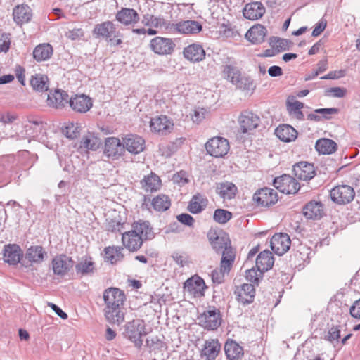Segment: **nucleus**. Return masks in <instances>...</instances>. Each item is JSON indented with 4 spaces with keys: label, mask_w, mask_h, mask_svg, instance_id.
Returning <instances> with one entry per match:
<instances>
[{
    "label": "nucleus",
    "mask_w": 360,
    "mask_h": 360,
    "mask_svg": "<svg viewBox=\"0 0 360 360\" xmlns=\"http://www.w3.org/2000/svg\"><path fill=\"white\" fill-rule=\"evenodd\" d=\"M69 105L73 111L85 113L93 106L92 99L85 94H76L69 99Z\"/></svg>",
    "instance_id": "obj_17"
},
{
    "label": "nucleus",
    "mask_w": 360,
    "mask_h": 360,
    "mask_svg": "<svg viewBox=\"0 0 360 360\" xmlns=\"http://www.w3.org/2000/svg\"><path fill=\"white\" fill-rule=\"evenodd\" d=\"M276 136L283 142H291L297 137V131L288 124L278 126L275 131Z\"/></svg>",
    "instance_id": "obj_36"
},
{
    "label": "nucleus",
    "mask_w": 360,
    "mask_h": 360,
    "mask_svg": "<svg viewBox=\"0 0 360 360\" xmlns=\"http://www.w3.org/2000/svg\"><path fill=\"white\" fill-rule=\"evenodd\" d=\"M124 150L131 154L136 155L143 152L145 149V140L140 136L129 134L122 139Z\"/></svg>",
    "instance_id": "obj_16"
},
{
    "label": "nucleus",
    "mask_w": 360,
    "mask_h": 360,
    "mask_svg": "<svg viewBox=\"0 0 360 360\" xmlns=\"http://www.w3.org/2000/svg\"><path fill=\"white\" fill-rule=\"evenodd\" d=\"M274 263V259L272 253L269 250L261 252L256 259V267L260 274H264L272 268Z\"/></svg>",
    "instance_id": "obj_30"
},
{
    "label": "nucleus",
    "mask_w": 360,
    "mask_h": 360,
    "mask_svg": "<svg viewBox=\"0 0 360 360\" xmlns=\"http://www.w3.org/2000/svg\"><path fill=\"white\" fill-rule=\"evenodd\" d=\"M291 41L290 40L278 37L272 38L270 41L271 48L276 50V52L277 53L288 50Z\"/></svg>",
    "instance_id": "obj_51"
},
{
    "label": "nucleus",
    "mask_w": 360,
    "mask_h": 360,
    "mask_svg": "<svg viewBox=\"0 0 360 360\" xmlns=\"http://www.w3.org/2000/svg\"><path fill=\"white\" fill-rule=\"evenodd\" d=\"M103 298L105 306H123L125 295L117 288H108L104 290Z\"/></svg>",
    "instance_id": "obj_21"
},
{
    "label": "nucleus",
    "mask_w": 360,
    "mask_h": 360,
    "mask_svg": "<svg viewBox=\"0 0 360 360\" xmlns=\"http://www.w3.org/2000/svg\"><path fill=\"white\" fill-rule=\"evenodd\" d=\"M241 74L240 69L236 66L235 62L226 63L222 65V75L224 79L229 80L231 84L233 80L237 79Z\"/></svg>",
    "instance_id": "obj_49"
},
{
    "label": "nucleus",
    "mask_w": 360,
    "mask_h": 360,
    "mask_svg": "<svg viewBox=\"0 0 360 360\" xmlns=\"http://www.w3.org/2000/svg\"><path fill=\"white\" fill-rule=\"evenodd\" d=\"M103 312L105 319L111 324L120 325L124 320L122 306H105Z\"/></svg>",
    "instance_id": "obj_27"
},
{
    "label": "nucleus",
    "mask_w": 360,
    "mask_h": 360,
    "mask_svg": "<svg viewBox=\"0 0 360 360\" xmlns=\"http://www.w3.org/2000/svg\"><path fill=\"white\" fill-rule=\"evenodd\" d=\"M198 319L199 324L208 330L217 329L221 326L222 320L219 309L205 311Z\"/></svg>",
    "instance_id": "obj_7"
},
{
    "label": "nucleus",
    "mask_w": 360,
    "mask_h": 360,
    "mask_svg": "<svg viewBox=\"0 0 360 360\" xmlns=\"http://www.w3.org/2000/svg\"><path fill=\"white\" fill-rule=\"evenodd\" d=\"M216 192L224 200H231L236 196L237 187L231 182H221L217 184Z\"/></svg>",
    "instance_id": "obj_39"
},
{
    "label": "nucleus",
    "mask_w": 360,
    "mask_h": 360,
    "mask_svg": "<svg viewBox=\"0 0 360 360\" xmlns=\"http://www.w3.org/2000/svg\"><path fill=\"white\" fill-rule=\"evenodd\" d=\"M46 252L41 245L31 246L25 255V259L31 263L39 264L43 262Z\"/></svg>",
    "instance_id": "obj_40"
},
{
    "label": "nucleus",
    "mask_w": 360,
    "mask_h": 360,
    "mask_svg": "<svg viewBox=\"0 0 360 360\" xmlns=\"http://www.w3.org/2000/svg\"><path fill=\"white\" fill-rule=\"evenodd\" d=\"M238 122L240 131L243 133H247L258 127L260 118L252 112L244 111L240 115Z\"/></svg>",
    "instance_id": "obj_22"
},
{
    "label": "nucleus",
    "mask_w": 360,
    "mask_h": 360,
    "mask_svg": "<svg viewBox=\"0 0 360 360\" xmlns=\"http://www.w3.org/2000/svg\"><path fill=\"white\" fill-rule=\"evenodd\" d=\"M101 145V140L93 134H88L81 140L79 149L82 151L87 152L89 150L95 151Z\"/></svg>",
    "instance_id": "obj_47"
},
{
    "label": "nucleus",
    "mask_w": 360,
    "mask_h": 360,
    "mask_svg": "<svg viewBox=\"0 0 360 360\" xmlns=\"http://www.w3.org/2000/svg\"><path fill=\"white\" fill-rule=\"evenodd\" d=\"M177 220L188 226H193L195 222L193 217L189 214L183 213L176 217Z\"/></svg>",
    "instance_id": "obj_64"
},
{
    "label": "nucleus",
    "mask_w": 360,
    "mask_h": 360,
    "mask_svg": "<svg viewBox=\"0 0 360 360\" xmlns=\"http://www.w3.org/2000/svg\"><path fill=\"white\" fill-rule=\"evenodd\" d=\"M232 217V213L224 209H217L213 215L214 220L219 224H226Z\"/></svg>",
    "instance_id": "obj_53"
},
{
    "label": "nucleus",
    "mask_w": 360,
    "mask_h": 360,
    "mask_svg": "<svg viewBox=\"0 0 360 360\" xmlns=\"http://www.w3.org/2000/svg\"><path fill=\"white\" fill-rule=\"evenodd\" d=\"M207 236L212 248L217 253L222 254L229 248H233L231 241L226 236H218L216 232H210Z\"/></svg>",
    "instance_id": "obj_26"
},
{
    "label": "nucleus",
    "mask_w": 360,
    "mask_h": 360,
    "mask_svg": "<svg viewBox=\"0 0 360 360\" xmlns=\"http://www.w3.org/2000/svg\"><path fill=\"white\" fill-rule=\"evenodd\" d=\"M75 269L77 274L82 275L92 273L94 270V262L91 257L85 258L75 266Z\"/></svg>",
    "instance_id": "obj_50"
},
{
    "label": "nucleus",
    "mask_w": 360,
    "mask_h": 360,
    "mask_svg": "<svg viewBox=\"0 0 360 360\" xmlns=\"http://www.w3.org/2000/svg\"><path fill=\"white\" fill-rule=\"evenodd\" d=\"M253 200L258 207H268L278 201V194L275 190L265 187L254 194Z\"/></svg>",
    "instance_id": "obj_6"
},
{
    "label": "nucleus",
    "mask_w": 360,
    "mask_h": 360,
    "mask_svg": "<svg viewBox=\"0 0 360 360\" xmlns=\"http://www.w3.org/2000/svg\"><path fill=\"white\" fill-rule=\"evenodd\" d=\"M11 45V34L2 33L0 34V52L6 53Z\"/></svg>",
    "instance_id": "obj_56"
},
{
    "label": "nucleus",
    "mask_w": 360,
    "mask_h": 360,
    "mask_svg": "<svg viewBox=\"0 0 360 360\" xmlns=\"http://www.w3.org/2000/svg\"><path fill=\"white\" fill-rule=\"evenodd\" d=\"M229 143L227 139L220 136L213 137L206 143L207 152L215 158L224 157L229 150Z\"/></svg>",
    "instance_id": "obj_5"
},
{
    "label": "nucleus",
    "mask_w": 360,
    "mask_h": 360,
    "mask_svg": "<svg viewBox=\"0 0 360 360\" xmlns=\"http://www.w3.org/2000/svg\"><path fill=\"white\" fill-rule=\"evenodd\" d=\"M41 124L42 122L41 121L28 119L27 121L24 123V128L29 136H34L35 133L40 130Z\"/></svg>",
    "instance_id": "obj_54"
},
{
    "label": "nucleus",
    "mask_w": 360,
    "mask_h": 360,
    "mask_svg": "<svg viewBox=\"0 0 360 360\" xmlns=\"http://www.w3.org/2000/svg\"><path fill=\"white\" fill-rule=\"evenodd\" d=\"M224 351L229 360H240L243 356V349L234 340H228L224 345Z\"/></svg>",
    "instance_id": "obj_38"
},
{
    "label": "nucleus",
    "mask_w": 360,
    "mask_h": 360,
    "mask_svg": "<svg viewBox=\"0 0 360 360\" xmlns=\"http://www.w3.org/2000/svg\"><path fill=\"white\" fill-rule=\"evenodd\" d=\"M69 95L63 90L56 89L48 94L46 104L55 109H62L69 103Z\"/></svg>",
    "instance_id": "obj_18"
},
{
    "label": "nucleus",
    "mask_w": 360,
    "mask_h": 360,
    "mask_svg": "<svg viewBox=\"0 0 360 360\" xmlns=\"http://www.w3.org/2000/svg\"><path fill=\"white\" fill-rule=\"evenodd\" d=\"M150 206L155 211L163 212L169 209L171 200L167 195L159 194L151 200Z\"/></svg>",
    "instance_id": "obj_42"
},
{
    "label": "nucleus",
    "mask_w": 360,
    "mask_h": 360,
    "mask_svg": "<svg viewBox=\"0 0 360 360\" xmlns=\"http://www.w3.org/2000/svg\"><path fill=\"white\" fill-rule=\"evenodd\" d=\"M207 198L204 195L198 193L191 198L187 210L192 214H199L207 207Z\"/></svg>",
    "instance_id": "obj_31"
},
{
    "label": "nucleus",
    "mask_w": 360,
    "mask_h": 360,
    "mask_svg": "<svg viewBox=\"0 0 360 360\" xmlns=\"http://www.w3.org/2000/svg\"><path fill=\"white\" fill-rule=\"evenodd\" d=\"M153 228L148 221H135L131 225V229L122 233L123 245L129 252H137L143 245L145 240L154 238Z\"/></svg>",
    "instance_id": "obj_1"
},
{
    "label": "nucleus",
    "mask_w": 360,
    "mask_h": 360,
    "mask_svg": "<svg viewBox=\"0 0 360 360\" xmlns=\"http://www.w3.org/2000/svg\"><path fill=\"white\" fill-rule=\"evenodd\" d=\"M236 258V252L233 248H228L222 253L220 266L221 271L224 272L229 273L232 268Z\"/></svg>",
    "instance_id": "obj_44"
},
{
    "label": "nucleus",
    "mask_w": 360,
    "mask_h": 360,
    "mask_svg": "<svg viewBox=\"0 0 360 360\" xmlns=\"http://www.w3.org/2000/svg\"><path fill=\"white\" fill-rule=\"evenodd\" d=\"M54 274L65 276L74 266V261L70 257L61 254L54 257L51 261Z\"/></svg>",
    "instance_id": "obj_12"
},
{
    "label": "nucleus",
    "mask_w": 360,
    "mask_h": 360,
    "mask_svg": "<svg viewBox=\"0 0 360 360\" xmlns=\"http://www.w3.org/2000/svg\"><path fill=\"white\" fill-rule=\"evenodd\" d=\"M234 294L236 300L243 305L253 302L255 296V289L253 284L244 283L237 287Z\"/></svg>",
    "instance_id": "obj_24"
},
{
    "label": "nucleus",
    "mask_w": 360,
    "mask_h": 360,
    "mask_svg": "<svg viewBox=\"0 0 360 360\" xmlns=\"http://www.w3.org/2000/svg\"><path fill=\"white\" fill-rule=\"evenodd\" d=\"M274 187L286 194H295L300 188L299 183L291 176L283 174L274 180Z\"/></svg>",
    "instance_id": "obj_9"
},
{
    "label": "nucleus",
    "mask_w": 360,
    "mask_h": 360,
    "mask_svg": "<svg viewBox=\"0 0 360 360\" xmlns=\"http://www.w3.org/2000/svg\"><path fill=\"white\" fill-rule=\"evenodd\" d=\"M221 349V345L217 340L210 339L205 341L202 351V356L206 360H214Z\"/></svg>",
    "instance_id": "obj_34"
},
{
    "label": "nucleus",
    "mask_w": 360,
    "mask_h": 360,
    "mask_svg": "<svg viewBox=\"0 0 360 360\" xmlns=\"http://www.w3.org/2000/svg\"><path fill=\"white\" fill-rule=\"evenodd\" d=\"M116 20L124 26L134 27L140 20L137 11L133 8H122L115 15Z\"/></svg>",
    "instance_id": "obj_23"
},
{
    "label": "nucleus",
    "mask_w": 360,
    "mask_h": 360,
    "mask_svg": "<svg viewBox=\"0 0 360 360\" xmlns=\"http://www.w3.org/2000/svg\"><path fill=\"white\" fill-rule=\"evenodd\" d=\"M53 49L49 44L37 45L33 51V57L37 62L49 60L53 55Z\"/></svg>",
    "instance_id": "obj_41"
},
{
    "label": "nucleus",
    "mask_w": 360,
    "mask_h": 360,
    "mask_svg": "<svg viewBox=\"0 0 360 360\" xmlns=\"http://www.w3.org/2000/svg\"><path fill=\"white\" fill-rule=\"evenodd\" d=\"M142 23L148 27L158 30V32H167L171 34L172 24L163 18L155 16L153 15L146 14L144 15L142 19Z\"/></svg>",
    "instance_id": "obj_11"
},
{
    "label": "nucleus",
    "mask_w": 360,
    "mask_h": 360,
    "mask_svg": "<svg viewBox=\"0 0 360 360\" xmlns=\"http://www.w3.org/2000/svg\"><path fill=\"white\" fill-rule=\"evenodd\" d=\"M262 274H260L257 268V269L252 268L245 271L246 279L251 282V284H253L254 285L255 284L258 285L259 277H261Z\"/></svg>",
    "instance_id": "obj_55"
},
{
    "label": "nucleus",
    "mask_w": 360,
    "mask_h": 360,
    "mask_svg": "<svg viewBox=\"0 0 360 360\" xmlns=\"http://www.w3.org/2000/svg\"><path fill=\"white\" fill-rule=\"evenodd\" d=\"M185 288L195 297H199L203 295L205 283L200 277L192 278L186 281Z\"/></svg>",
    "instance_id": "obj_37"
},
{
    "label": "nucleus",
    "mask_w": 360,
    "mask_h": 360,
    "mask_svg": "<svg viewBox=\"0 0 360 360\" xmlns=\"http://www.w3.org/2000/svg\"><path fill=\"white\" fill-rule=\"evenodd\" d=\"M287 110L290 115L297 120H304V115L302 109L304 108V103L298 101H290L288 100L286 103Z\"/></svg>",
    "instance_id": "obj_48"
},
{
    "label": "nucleus",
    "mask_w": 360,
    "mask_h": 360,
    "mask_svg": "<svg viewBox=\"0 0 360 360\" xmlns=\"http://www.w3.org/2000/svg\"><path fill=\"white\" fill-rule=\"evenodd\" d=\"M316 150L322 154H332L337 150V143L330 139H319L315 145Z\"/></svg>",
    "instance_id": "obj_46"
},
{
    "label": "nucleus",
    "mask_w": 360,
    "mask_h": 360,
    "mask_svg": "<svg viewBox=\"0 0 360 360\" xmlns=\"http://www.w3.org/2000/svg\"><path fill=\"white\" fill-rule=\"evenodd\" d=\"M146 334V324L142 319H134L127 322L124 326L123 335L133 342L137 347H141L143 345L142 337Z\"/></svg>",
    "instance_id": "obj_3"
},
{
    "label": "nucleus",
    "mask_w": 360,
    "mask_h": 360,
    "mask_svg": "<svg viewBox=\"0 0 360 360\" xmlns=\"http://www.w3.org/2000/svg\"><path fill=\"white\" fill-rule=\"evenodd\" d=\"M309 249L306 246H300L299 248L294 252L293 256L298 260L306 262L308 259Z\"/></svg>",
    "instance_id": "obj_59"
},
{
    "label": "nucleus",
    "mask_w": 360,
    "mask_h": 360,
    "mask_svg": "<svg viewBox=\"0 0 360 360\" xmlns=\"http://www.w3.org/2000/svg\"><path fill=\"white\" fill-rule=\"evenodd\" d=\"M18 115L13 112H4L0 114V122L3 124H12L18 120Z\"/></svg>",
    "instance_id": "obj_60"
},
{
    "label": "nucleus",
    "mask_w": 360,
    "mask_h": 360,
    "mask_svg": "<svg viewBox=\"0 0 360 360\" xmlns=\"http://www.w3.org/2000/svg\"><path fill=\"white\" fill-rule=\"evenodd\" d=\"M172 180L174 183L184 186L188 182V174L186 172L181 170L173 176Z\"/></svg>",
    "instance_id": "obj_61"
},
{
    "label": "nucleus",
    "mask_w": 360,
    "mask_h": 360,
    "mask_svg": "<svg viewBox=\"0 0 360 360\" xmlns=\"http://www.w3.org/2000/svg\"><path fill=\"white\" fill-rule=\"evenodd\" d=\"M339 109L336 108H317L314 110L315 113L321 115L322 119L329 120L330 115L338 114Z\"/></svg>",
    "instance_id": "obj_58"
},
{
    "label": "nucleus",
    "mask_w": 360,
    "mask_h": 360,
    "mask_svg": "<svg viewBox=\"0 0 360 360\" xmlns=\"http://www.w3.org/2000/svg\"><path fill=\"white\" fill-rule=\"evenodd\" d=\"M291 240L287 233H275L271 238V250L278 255H283L290 248Z\"/></svg>",
    "instance_id": "obj_15"
},
{
    "label": "nucleus",
    "mask_w": 360,
    "mask_h": 360,
    "mask_svg": "<svg viewBox=\"0 0 360 360\" xmlns=\"http://www.w3.org/2000/svg\"><path fill=\"white\" fill-rule=\"evenodd\" d=\"M103 153L113 160L119 159L124 154L123 141L117 137H108L105 139Z\"/></svg>",
    "instance_id": "obj_8"
},
{
    "label": "nucleus",
    "mask_w": 360,
    "mask_h": 360,
    "mask_svg": "<svg viewBox=\"0 0 360 360\" xmlns=\"http://www.w3.org/2000/svg\"><path fill=\"white\" fill-rule=\"evenodd\" d=\"M266 28L257 24L252 26L246 33L245 37L253 44H259L264 41L266 35Z\"/></svg>",
    "instance_id": "obj_29"
},
{
    "label": "nucleus",
    "mask_w": 360,
    "mask_h": 360,
    "mask_svg": "<svg viewBox=\"0 0 360 360\" xmlns=\"http://www.w3.org/2000/svg\"><path fill=\"white\" fill-rule=\"evenodd\" d=\"M141 184L146 192H153L158 191L161 186V180L160 177L154 173L144 177L141 181Z\"/></svg>",
    "instance_id": "obj_43"
},
{
    "label": "nucleus",
    "mask_w": 360,
    "mask_h": 360,
    "mask_svg": "<svg viewBox=\"0 0 360 360\" xmlns=\"http://www.w3.org/2000/svg\"><path fill=\"white\" fill-rule=\"evenodd\" d=\"M184 57L193 63L202 61L205 57V51L200 44H192L185 47Z\"/></svg>",
    "instance_id": "obj_28"
},
{
    "label": "nucleus",
    "mask_w": 360,
    "mask_h": 360,
    "mask_svg": "<svg viewBox=\"0 0 360 360\" xmlns=\"http://www.w3.org/2000/svg\"><path fill=\"white\" fill-rule=\"evenodd\" d=\"M23 257V252L17 244H8L4 245L3 250V259L9 265H17Z\"/></svg>",
    "instance_id": "obj_19"
},
{
    "label": "nucleus",
    "mask_w": 360,
    "mask_h": 360,
    "mask_svg": "<svg viewBox=\"0 0 360 360\" xmlns=\"http://www.w3.org/2000/svg\"><path fill=\"white\" fill-rule=\"evenodd\" d=\"M30 84L33 89L37 91H46L49 86V78L43 74H35L31 77Z\"/></svg>",
    "instance_id": "obj_45"
},
{
    "label": "nucleus",
    "mask_w": 360,
    "mask_h": 360,
    "mask_svg": "<svg viewBox=\"0 0 360 360\" xmlns=\"http://www.w3.org/2000/svg\"><path fill=\"white\" fill-rule=\"evenodd\" d=\"M233 81L234 82L232 84L235 85L238 89L242 90H250L253 89V82L249 77L243 76L240 74L238 78Z\"/></svg>",
    "instance_id": "obj_52"
},
{
    "label": "nucleus",
    "mask_w": 360,
    "mask_h": 360,
    "mask_svg": "<svg viewBox=\"0 0 360 360\" xmlns=\"http://www.w3.org/2000/svg\"><path fill=\"white\" fill-rule=\"evenodd\" d=\"M303 214L307 219H319L323 215V205L320 202L310 201L304 207Z\"/></svg>",
    "instance_id": "obj_32"
},
{
    "label": "nucleus",
    "mask_w": 360,
    "mask_h": 360,
    "mask_svg": "<svg viewBox=\"0 0 360 360\" xmlns=\"http://www.w3.org/2000/svg\"><path fill=\"white\" fill-rule=\"evenodd\" d=\"M172 257L181 267H184L188 262V257L184 253L174 252Z\"/></svg>",
    "instance_id": "obj_62"
},
{
    "label": "nucleus",
    "mask_w": 360,
    "mask_h": 360,
    "mask_svg": "<svg viewBox=\"0 0 360 360\" xmlns=\"http://www.w3.org/2000/svg\"><path fill=\"white\" fill-rule=\"evenodd\" d=\"M92 32L96 38L103 39L113 46H120L122 44L120 38L122 34L117 30L116 25L112 21L107 20L96 25Z\"/></svg>",
    "instance_id": "obj_2"
},
{
    "label": "nucleus",
    "mask_w": 360,
    "mask_h": 360,
    "mask_svg": "<svg viewBox=\"0 0 360 360\" xmlns=\"http://www.w3.org/2000/svg\"><path fill=\"white\" fill-rule=\"evenodd\" d=\"M123 248L121 246H108L104 248V260L111 264H116L124 258Z\"/></svg>",
    "instance_id": "obj_35"
},
{
    "label": "nucleus",
    "mask_w": 360,
    "mask_h": 360,
    "mask_svg": "<svg viewBox=\"0 0 360 360\" xmlns=\"http://www.w3.org/2000/svg\"><path fill=\"white\" fill-rule=\"evenodd\" d=\"M202 29V25L195 20H184L172 24L171 34H194Z\"/></svg>",
    "instance_id": "obj_14"
},
{
    "label": "nucleus",
    "mask_w": 360,
    "mask_h": 360,
    "mask_svg": "<svg viewBox=\"0 0 360 360\" xmlns=\"http://www.w3.org/2000/svg\"><path fill=\"white\" fill-rule=\"evenodd\" d=\"M63 134L65 136L70 139H74L79 135V130L78 127L75 126L74 124H68L63 129Z\"/></svg>",
    "instance_id": "obj_57"
},
{
    "label": "nucleus",
    "mask_w": 360,
    "mask_h": 360,
    "mask_svg": "<svg viewBox=\"0 0 360 360\" xmlns=\"http://www.w3.org/2000/svg\"><path fill=\"white\" fill-rule=\"evenodd\" d=\"M265 12V7L259 1L248 3L243 10V16L250 20H256L261 18Z\"/></svg>",
    "instance_id": "obj_25"
},
{
    "label": "nucleus",
    "mask_w": 360,
    "mask_h": 360,
    "mask_svg": "<svg viewBox=\"0 0 360 360\" xmlns=\"http://www.w3.org/2000/svg\"><path fill=\"white\" fill-rule=\"evenodd\" d=\"M339 326H333L328 331L326 339L330 342L338 340L340 338V329Z\"/></svg>",
    "instance_id": "obj_63"
},
{
    "label": "nucleus",
    "mask_w": 360,
    "mask_h": 360,
    "mask_svg": "<svg viewBox=\"0 0 360 360\" xmlns=\"http://www.w3.org/2000/svg\"><path fill=\"white\" fill-rule=\"evenodd\" d=\"M150 47L155 53L167 55L172 53L175 47V44L172 39L155 37L151 39Z\"/></svg>",
    "instance_id": "obj_13"
},
{
    "label": "nucleus",
    "mask_w": 360,
    "mask_h": 360,
    "mask_svg": "<svg viewBox=\"0 0 360 360\" xmlns=\"http://www.w3.org/2000/svg\"><path fill=\"white\" fill-rule=\"evenodd\" d=\"M150 128L152 132L161 136H165L173 130L174 123L166 115L156 116L151 118Z\"/></svg>",
    "instance_id": "obj_10"
},
{
    "label": "nucleus",
    "mask_w": 360,
    "mask_h": 360,
    "mask_svg": "<svg viewBox=\"0 0 360 360\" xmlns=\"http://www.w3.org/2000/svg\"><path fill=\"white\" fill-rule=\"evenodd\" d=\"M294 175L301 181H309L312 179L316 172L313 164L307 162H300L293 166Z\"/></svg>",
    "instance_id": "obj_20"
},
{
    "label": "nucleus",
    "mask_w": 360,
    "mask_h": 360,
    "mask_svg": "<svg viewBox=\"0 0 360 360\" xmlns=\"http://www.w3.org/2000/svg\"><path fill=\"white\" fill-rule=\"evenodd\" d=\"M13 16L14 21L18 25H22L31 20L32 16V10L27 5H18L13 8Z\"/></svg>",
    "instance_id": "obj_33"
},
{
    "label": "nucleus",
    "mask_w": 360,
    "mask_h": 360,
    "mask_svg": "<svg viewBox=\"0 0 360 360\" xmlns=\"http://www.w3.org/2000/svg\"><path fill=\"white\" fill-rule=\"evenodd\" d=\"M331 200L338 205H346L351 202L355 197L353 187L349 185H338L330 190Z\"/></svg>",
    "instance_id": "obj_4"
}]
</instances>
